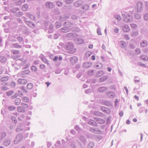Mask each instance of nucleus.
<instances>
[{"instance_id":"nucleus-13","label":"nucleus","mask_w":148,"mask_h":148,"mask_svg":"<svg viewBox=\"0 0 148 148\" xmlns=\"http://www.w3.org/2000/svg\"><path fill=\"white\" fill-rule=\"evenodd\" d=\"M92 64V63L90 62H84L83 64V66L86 68H88L90 67Z\"/></svg>"},{"instance_id":"nucleus-44","label":"nucleus","mask_w":148,"mask_h":148,"mask_svg":"<svg viewBox=\"0 0 148 148\" xmlns=\"http://www.w3.org/2000/svg\"><path fill=\"white\" fill-rule=\"evenodd\" d=\"M33 84L31 83H29L27 84V88L29 90L31 89L33 87Z\"/></svg>"},{"instance_id":"nucleus-40","label":"nucleus","mask_w":148,"mask_h":148,"mask_svg":"<svg viewBox=\"0 0 148 148\" xmlns=\"http://www.w3.org/2000/svg\"><path fill=\"white\" fill-rule=\"evenodd\" d=\"M55 24L56 27L57 28L60 27L61 26V23L59 21L56 22Z\"/></svg>"},{"instance_id":"nucleus-32","label":"nucleus","mask_w":148,"mask_h":148,"mask_svg":"<svg viewBox=\"0 0 148 148\" xmlns=\"http://www.w3.org/2000/svg\"><path fill=\"white\" fill-rule=\"evenodd\" d=\"M21 102V100L19 98L16 99L15 100V104L16 105H19Z\"/></svg>"},{"instance_id":"nucleus-48","label":"nucleus","mask_w":148,"mask_h":148,"mask_svg":"<svg viewBox=\"0 0 148 148\" xmlns=\"http://www.w3.org/2000/svg\"><path fill=\"white\" fill-rule=\"evenodd\" d=\"M94 146V144L92 142H90L88 145V148H92Z\"/></svg>"},{"instance_id":"nucleus-38","label":"nucleus","mask_w":148,"mask_h":148,"mask_svg":"<svg viewBox=\"0 0 148 148\" xmlns=\"http://www.w3.org/2000/svg\"><path fill=\"white\" fill-rule=\"evenodd\" d=\"M8 109L10 111H12L16 109V107L13 106H8Z\"/></svg>"},{"instance_id":"nucleus-59","label":"nucleus","mask_w":148,"mask_h":148,"mask_svg":"<svg viewBox=\"0 0 148 148\" xmlns=\"http://www.w3.org/2000/svg\"><path fill=\"white\" fill-rule=\"evenodd\" d=\"M134 16L135 18L137 19H139L140 18V15L137 13L135 14Z\"/></svg>"},{"instance_id":"nucleus-30","label":"nucleus","mask_w":148,"mask_h":148,"mask_svg":"<svg viewBox=\"0 0 148 148\" xmlns=\"http://www.w3.org/2000/svg\"><path fill=\"white\" fill-rule=\"evenodd\" d=\"M11 142V141L10 140H6L4 141V145L6 146H8L10 145Z\"/></svg>"},{"instance_id":"nucleus-26","label":"nucleus","mask_w":148,"mask_h":148,"mask_svg":"<svg viewBox=\"0 0 148 148\" xmlns=\"http://www.w3.org/2000/svg\"><path fill=\"white\" fill-rule=\"evenodd\" d=\"M17 111L19 112H23L25 111L23 108L21 106L18 107L17 108Z\"/></svg>"},{"instance_id":"nucleus-49","label":"nucleus","mask_w":148,"mask_h":148,"mask_svg":"<svg viewBox=\"0 0 148 148\" xmlns=\"http://www.w3.org/2000/svg\"><path fill=\"white\" fill-rule=\"evenodd\" d=\"M94 114L97 116H101L102 115V113L97 111H95L94 112Z\"/></svg>"},{"instance_id":"nucleus-43","label":"nucleus","mask_w":148,"mask_h":148,"mask_svg":"<svg viewBox=\"0 0 148 148\" xmlns=\"http://www.w3.org/2000/svg\"><path fill=\"white\" fill-rule=\"evenodd\" d=\"M8 78L7 77H2L0 79L1 82H4L8 80Z\"/></svg>"},{"instance_id":"nucleus-58","label":"nucleus","mask_w":148,"mask_h":148,"mask_svg":"<svg viewBox=\"0 0 148 148\" xmlns=\"http://www.w3.org/2000/svg\"><path fill=\"white\" fill-rule=\"evenodd\" d=\"M75 130L78 132H79L81 131V129L79 126L77 125H76L75 127Z\"/></svg>"},{"instance_id":"nucleus-56","label":"nucleus","mask_w":148,"mask_h":148,"mask_svg":"<svg viewBox=\"0 0 148 148\" xmlns=\"http://www.w3.org/2000/svg\"><path fill=\"white\" fill-rule=\"evenodd\" d=\"M31 69L32 71L34 72L36 71L37 69V68L36 66H31Z\"/></svg>"},{"instance_id":"nucleus-8","label":"nucleus","mask_w":148,"mask_h":148,"mask_svg":"<svg viewBox=\"0 0 148 148\" xmlns=\"http://www.w3.org/2000/svg\"><path fill=\"white\" fill-rule=\"evenodd\" d=\"M71 30V28L68 27H66L65 26L64 27H63L61 29V31L63 33H66L69 31Z\"/></svg>"},{"instance_id":"nucleus-28","label":"nucleus","mask_w":148,"mask_h":148,"mask_svg":"<svg viewBox=\"0 0 148 148\" xmlns=\"http://www.w3.org/2000/svg\"><path fill=\"white\" fill-rule=\"evenodd\" d=\"M89 7V6L87 4H85L82 6L81 8L85 10H88Z\"/></svg>"},{"instance_id":"nucleus-15","label":"nucleus","mask_w":148,"mask_h":148,"mask_svg":"<svg viewBox=\"0 0 148 148\" xmlns=\"http://www.w3.org/2000/svg\"><path fill=\"white\" fill-rule=\"evenodd\" d=\"M140 45L141 47H145L147 45V43L146 41L143 40L140 42Z\"/></svg>"},{"instance_id":"nucleus-6","label":"nucleus","mask_w":148,"mask_h":148,"mask_svg":"<svg viewBox=\"0 0 148 148\" xmlns=\"http://www.w3.org/2000/svg\"><path fill=\"white\" fill-rule=\"evenodd\" d=\"M108 90V88L107 87L105 86H102L99 87L98 88V91L101 93L103 92H105Z\"/></svg>"},{"instance_id":"nucleus-35","label":"nucleus","mask_w":148,"mask_h":148,"mask_svg":"<svg viewBox=\"0 0 148 148\" xmlns=\"http://www.w3.org/2000/svg\"><path fill=\"white\" fill-rule=\"evenodd\" d=\"M28 6L26 4H24L22 7V10L24 11H26L27 10Z\"/></svg>"},{"instance_id":"nucleus-14","label":"nucleus","mask_w":148,"mask_h":148,"mask_svg":"<svg viewBox=\"0 0 148 148\" xmlns=\"http://www.w3.org/2000/svg\"><path fill=\"white\" fill-rule=\"evenodd\" d=\"M12 45L13 48L17 49L21 48L22 46L19 45L18 43H13L12 44Z\"/></svg>"},{"instance_id":"nucleus-18","label":"nucleus","mask_w":148,"mask_h":148,"mask_svg":"<svg viewBox=\"0 0 148 148\" xmlns=\"http://www.w3.org/2000/svg\"><path fill=\"white\" fill-rule=\"evenodd\" d=\"M26 22L27 23L26 24L29 27L32 28H33L35 26L34 24L31 21H27Z\"/></svg>"},{"instance_id":"nucleus-50","label":"nucleus","mask_w":148,"mask_h":148,"mask_svg":"<svg viewBox=\"0 0 148 148\" xmlns=\"http://www.w3.org/2000/svg\"><path fill=\"white\" fill-rule=\"evenodd\" d=\"M12 122L15 124L17 123V121L16 118L14 116H12L11 118Z\"/></svg>"},{"instance_id":"nucleus-5","label":"nucleus","mask_w":148,"mask_h":148,"mask_svg":"<svg viewBox=\"0 0 148 148\" xmlns=\"http://www.w3.org/2000/svg\"><path fill=\"white\" fill-rule=\"evenodd\" d=\"M70 60L71 64L73 65L76 63L78 60L77 58L75 56H73L70 57Z\"/></svg>"},{"instance_id":"nucleus-54","label":"nucleus","mask_w":148,"mask_h":148,"mask_svg":"<svg viewBox=\"0 0 148 148\" xmlns=\"http://www.w3.org/2000/svg\"><path fill=\"white\" fill-rule=\"evenodd\" d=\"M120 42L121 45V47H124L126 46V43L125 41H120Z\"/></svg>"},{"instance_id":"nucleus-52","label":"nucleus","mask_w":148,"mask_h":148,"mask_svg":"<svg viewBox=\"0 0 148 148\" xmlns=\"http://www.w3.org/2000/svg\"><path fill=\"white\" fill-rule=\"evenodd\" d=\"M14 92L12 90H10L6 92V94L8 96H10Z\"/></svg>"},{"instance_id":"nucleus-61","label":"nucleus","mask_w":148,"mask_h":148,"mask_svg":"<svg viewBox=\"0 0 148 148\" xmlns=\"http://www.w3.org/2000/svg\"><path fill=\"white\" fill-rule=\"evenodd\" d=\"M114 18L118 21H120L121 19V17L119 15H116L114 16Z\"/></svg>"},{"instance_id":"nucleus-7","label":"nucleus","mask_w":148,"mask_h":148,"mask_svg":"<svg viewBox=\"0 0 148 148\" xmlns=\"http://www.w3.org/2000/svg\"><path fill=\"white\" fill-rule=\"evenodd\" d=\"M53 3L50 1L47 2L45 4V6L49 8H52L54 7Z\"/></svg>"},{"instance_id":"nucleus-2","label":"nucleus","mask_w":148,"mask_h":148,"mask_svg":"<svg viewBox=\"0 0 148 148\" xmlns=\"http://www.w3.org/2000/svg\"><path fill=\"white\" fill-rule=\"evenodd\" d=\"M23 139V136L22 134H19L16 136L14 141V143L15 144H17Z\"/></svg>"},{"instance_id":"nucleus-20","label":"nucleus","mask_w":148,"mask_h":148,"mask_svg":"<svg viewBox=\"0 0 148 148\" xmlns=\"http://www.w3.org/2000/svg\"><path fill=\"white\" fill-rule=\"evenodd\" d=\"M123 29L125 32H127L130 30L129 26L127 25H125L123 26Z\"/></svg>"},{"instance_id":"nucleus-31","label":"nucleus","mask_w":148,"mask_h":148,"mask_svg":"<svg viewBox=\"0 0 148 148\" xmlns=\"http://www.w3.org/2000/svg\"><path fill=\"white\" fill-rule=\"evenodd\" d=\"M64 25H66L67 26L66 27H69L72 26L73 24L69 22H66L64 23Z\"/></svg>"},{"instance_id":"nucleus-12","label":"nucleus","mask_w":148,"mask_h":148,"mask_svg":"<svg viewBox=\"0 0 148 148\" xmlns=\"http://www.w3.org/2000/svg\"><path fill=\"white\" fill-rule=\"evenodd\" d=\"M27 81V80L23 79H19L18 80V83L21 84H26Z\"/></svg>"},{"instance_id":"nucleus-42","label":"nucleus","mask_w":148,"mask_h":148,"mask_svg":"<svg viewBox=\"0 0 148 148\" xmlns=\"http://www.w3.org/2000/svg\"><path fill=\"white\" fill-rule=\"evenodd\" d=\"M101 110L104 113H108L107 108H106L103 106H102L101 108Z\"/></svg>"},{"instance_id":"nucleus-62","label":"nucleus","mask_w":148,"mask_h":148,"mask_svg":"<svg viewBox=\"0 0 148 148\" xmlns=\"http://www.w3.org/2000/svg\"><path fill=\"white\" fill-rule=\"evenodd\" d=\"M18 93H15V94L14 95H12L11 97V98L12 99H15V98H16V97H17L18 96Z\"/></svg>"},{"instance_id":"nucleus-34","label":"nucleus","mask_w":148,"mask_h":148,"mask_svg":"<svg viewBox=\"0 0 148 148\" xmlns=\"http://www.w3.org/2000/svg\"><path fill=\"white\" fill-rule=\"evenodd\" d=\"M60 20L63 21H66L67 18H69V17L68 16L65 17H62V16H60Z\"/></svg>"},{"instance_id":"nucleus-45","label":"nucleus","mask_w":148,"mask_h":148,"mask_svg":"<svg viewBox=\"0 0 148 148\" xmlns=\"http://www.w3.org/2000/svg\"><path fill=\"white\" fill-rule=\"evenodd\" d=\"M18 127L16 129V132H19L23 130V128L21 126H18Z\"/></svg>"},{"instance_id":"nucleus-16","label":"nucleus","mask_w":148,"mask_h":148,"mask_svg":"<svg viewBox=\"0 0 148 148\" xmlns=\"http://www.w3.org/2000/svg\"><path fill=\"white\" fill-rule=\"evenodd\" d=\"M88 123L92 126H97V124L95 121L92 119H90Z\"/></svg>"},{"instance_id":"nucleus-27","label":"nucleus","mask_w":148,"mask_h":148,"mask_svg":"<svg viewBox=\"0 0 148 148\" xmlns=\"http://www.w3.org/2000/svg\"><path fill=\"white\" fill-rule=\"evenodd\" d=\"M82 4V3L80 1H77L75 2L73 4L74 5L75 7H77L80 6Z\"/></svg>"},{"instance_id":"nucleus-51","label":"nucleus","mask_w":148,"mask_h":148,"mask_svg":"<svg viewBox=\"0 0 148 148\" xmlns=\"http://www.w3.org/2000/svg\"><path fill=\"white\" fill-rule=\"evenodd\" d=\"M12 52L14 54H19L20 52L18 50H14L12 51Z\"/></svg>"},{"instance_id":"nucleus-23","label":"nucleus","mask_w":148,"mask_h":148,"mask_svg":"<svg viewBox=\"0 0 148 148\" xmlns=\"http://www.w3.org/2000/svg\"><path fill=\"white\" fill-rule=\"evenodd\" d=\"M140 58L144 61H147L148 60V57L145 55H141Z\"/></svg>"},{"instance_id":"nucleus-55","label":"nucleus","mask_w":148,"mask_h":148,"mask_svg":"<svg viewBox=\"0 0 148 148\" xmlns=\"http://www.w3.org/2000/svg\"><path fill=\"white\" fill-rule=\"evenodd\" d=\"M138 31H135L132 32L131 35L133 37H135L138 34Z\"/></svg>"},{"instance_id":"nucleus-41","label":"nucleus","mask_w":148,"mask_h":148,"mask_svg":"<svg viewBox=\"0 0 148 148\" xmlns=\"http://www.w3.org/2000/svg\"><path fill=\"white\" fill-rule=\"evenodd\" d=\"M54 13L56 14H60L59 10L57 8H56L54 9L53 11Z\"/></svg>"},{"instance_id":"nucleus-47","label":"nucleus","mask_w":148,"mask_h":148,"mask_svg":"<svg viewBox=\"0 0 148 148\" xmlns=\"http://www.w3.org/2000/svg\"><path fill=\"white\" fill-rule=\"evenodd\" d=\"M74 0H65V2L67 4H69L72 3Z\"/></svg>"},{"instance_id":"nucleus-37","label":"nucleus","mask_w":148,"mask_h":148,"mask_svg":"<svg viewBox=\"0 0 148 148\" xmlns=\"http://www.w3.org/2000/svg\"><path fill=\"white\" fill-rule=\"evenodd\" d=\"M41 59L44 62L47 64L48 65H49V63L48 62L47 60L45 57H42Z\"/></svg>"},{"instance_id":"nucleus-64","label":"nucleus","mask_w":148,"mask_h":148,"mask_svg":"<svg viewBox=\"0 0 148 148\" xmlns=\"http://www.w3.org/2000/svg\"><path fill=\"white\" fill-rule=\"evenodd\" d=\"M144 19L146 21L148 20V13H147L144 15Z\"/></svg>"},{"instance_id":"nucleus-1","label":"nucleus","mask_w":148,"mask_h":148,"mask_svg":"<svg viewBox=\"0 0 148 148\" xmlns=\"http://www.w3.org/2000/svg\"><path fill=\"white\" fill-rule=\"evenodd\" d=\"M122 16L124 18V21L126 23H130L132 21L133 18L131 15L125 14H123Z\"/></svg>"},{"instance_id":"nucleus-11","label":"nucleus","mask_w":148,"mask_h":148,"mask_svg":"<svg viewBox=\"0 0 148 148\" xmlns=\"http://www.w3.org/2000/svg\"><path fill=\"white\" fill-rule=\"evenodd\" d=\"M90 130L91 132L95 134H98L101 132V130L98 128H91L90 129Z\"/></svg>"},{"instance_id":"nucleus-36","label":"nucleus","mask_w":148,"mask_h":148,"mask_svg":"<svg viewBox=\"0 0 148 148\" xmlns=\"http://www.w3.org/2000/svg\"><path fill=\"white\" fill-rule=\"evenodd\" d=\"M79 138L80 140L84 143H85L86 141V139L83 136H80Z\"/></svg>"},{"instance_id":"nucleus-57","label":"nucleus","mask_w":148,"mask_h":148,"mask_svg":"<svg viewBox=\"0 0 148 148\" xmlns=\"http://www.w3.org/2000/svg\"><path fill=\"white\" fill-rule=\"evenodd\" d=\"M135 51L138 55L139 54L141 53L140 50L139 48L136 49L135 50Z\"/></svg>"},{"instance_id":"nucleus-53","label":"nucleus","mask_w":148,"mask_h":148,"mask_svg":"<svg viewBox=\"0 0 148 148\" xmlns=\"http://www.w3.org/2000/svg\"><path fill=\"white\" fill-rule=\"evenodd\" d=\"M22 99L23 101L25 102H27L29 101L28 98L26 97H23Z\"/></svg>"},{"instance_id":"nucleus-21","label":"nucleus","mask_w":148,"mask_h":148,"mask_svg":"<svg viewBox=\"0 0 148 148\" xmlns=\"http://www.w3.org/2000/svg\"><path fill=\"white\" fill-rule=\"evenodd\" d=\"M103 72L102 71H98L96 73V76L98 77H100L103 75Z\"/></svg>"},{"instance_id":"nucleus-63","label":"nucleus","mask_w":148,"mask_h":148,"mask_svg":"<svg viewBox=\"0 0 148 148\" xmlns=\"http://www.w3.org/2000/svg\"><path fill=\"white\" fill-rule=\"evenodd\" d=\"M21 105L23 107L25 108H27L28 107V106L27 104L23 103H21Z\"/></svg>"},{"instance_id":"nucleus-22","label":"nucleus","mask_w":148,"mask_h":148,"mask_svg":"<svg viewBox=\"0 0 148 148\" xmlns=\"http://www.w3.org/2000/svg\"><path fill=\"white\" fill-rule=\"evenodd\" d=\"M103 105L107 106H111V102L108 101H103Z\"/></svg>"},{"instance_id":"nucleus-3","label":"nucleus","mask_w":148,"mask_h":148,"mask_svg":"<svg viewBox=\"0 0 148 148\" xmlns=\"http://www.w3.org/2000/svg\"><path fill=\"white\" fill-rule=\"evenodd\" d=\"M73 48V45L71 42H67L65 43V49L66 50L72 49Z\"/></svg>"},{"instance_id":"nucleus-4","label":"nucleus","mask_w":148,"mask_h":148,"mask_svg":"<svg viewBox=\"0 0 148 148\" xmlns=\"http://www.w3.org/2000/svg\"><path fill=\"white\" fill-rule=\"evenodd\" d=\"M137 11L138 12H140L143 9V4L141 2H138L137 4Z\"/></svg>"},{"instance_id":"nucleus-17","label":"nucleus","mask_w":148,"mask_h":148,"mask_svg":"<svg viewBox=\"0 0 148 148\" xmlns=\"http://www.w3.org/2000/svg\"><path fill=\"white\" fill-rule=\"evenodd\" d=\"M75 40L77 44L79 45H81L83 43L84 40H83L80 38H76Z\"/></svg>"},{"instance_id":"nucleus-39","label":"nucleus","mask_w":148,"mask_h":148,"mask_svg":"<svg viewBox=\"0 0 148 148\" xmlns=\"http://www.w3.org/2000/svg\"><path fill=\"white\" fill-rule=\"evenodd\" d=\"M16 38L20 43H21V42H23V38L21 36H18Z\"/></svg>"},{"instance_id":"nucleus-10","label":"nucleus","mask_w":148,"mask_h":148,"mask_svg":"<svg viewBox=\"0 0 148 148\" xmlns=\"http://www.w3.org/2000/svg\"><path fill=\"white\" fill-rule=\"evenodd\" d=\"M78 36V35L75 33H69L66 34V37L68 38H73V37H76Z\"/></svg>"},{"instance_id":"nucleus-24","label":"nucleus","mask_w":148,"mask_h":148,"mask_svg":"<svg viewBox=\"0 0 148 148\" xmlns=\"http://www.w3.org/2000/svg\"><path fill=\"white\" fill-rule=\"evenodd\" d=\"M108 78V77L107 76H103L101 78H100L99 79V82H102L104 81H105Z\"/></svg>"},{"instance_id":"nucleus-46","label":"nucleus","mask_w":148,"mask_h":148,"mask_svg":"<svg viewBox=\"0 0 148 148\" xmlns=\"http://www.w3.org/2000/svg\"><path fill=\"white\" fill-rule=\"evenodd\" d=\"M56 4L59 7H61L63 5V3L61 1H58L56 2Z\"/></svg>"},{"instance_id":"nucleus-25","label":"nucleus","mask_w":148,"mask_h":148,"mask_svg":"<svg viewBox=\"0 0 148 148\" xmlns=\"http://www.w3.org/2000/svg\"><path fill=\"white\" fill-rule=\"evenodd\" d=\"M103 67V64L101 63H99L95 65V67L97 69H101Z\"/></svg>"},{"instance_id":"nucleus-60","label":"nucleus","mask_w":148,"mask_h":148,"mask_svg":"<svg viewBox=\"0 0 148 148\" xmlns=\"http://www.w3.org/2000/svg\"><path fill=\"white\" fill-rule=\"evenodd\" d=\"M130 26L133 29H135L137 27V25L136 24L132 23L130 24Z\"/></svg>"},{"instance_id":"nucleus-19","label":"nucleus","mask_w":148,"mask_h":148,"mask_svg":"<svg viewBox=\"0 0 148 148\" xmlns=\"http://www.w3.org/2000/svg\"><path fill=\"white\" fill-rule=\"evenodd\" d=\"M95 119H96V121L98 123L101 124L104 122V120L101 118L96 117Z\"/></svg>"},{"instance_id":"nucleus-9","label":"nucleus","mask_w":148,"mask_h":148,"mask_svg":"<svg viewBox=\"0 0 148 148\" xmlns=\"http://www.w3.org/2000/svg\"><path fill=\"white\" fill-rule=\"evenodd\" d=\"M106 95L110 98H113L115 95L114 92L110 91L106 93Z\"/></svg>"},{"instance_id":"nucleus-33","label":"nucleus","mask_w":148,"mask_h":148,"mask_svg":"<svg viewBox=\"0 0 148 148\" xmlns=\"http://www.w3.org/2000/svg\"><path fill=\"white\" fill-rule=\"evenodd\" d=\"M27 15L28 17L32 20H33L35 19V17L34 15L29 14V13L27 14Z\"/></svg>"},{"instance_id":"nucleus-29","label":"nucleus","mask_w":148,"mask_h":148,"mask_svg":"<svg viewBox=\"0 0 148 148\" xmlns=\"http://www.w3.org/2000/svg\"><path fill=\"white\" fill-rule=\"evenodd\" d=\"M7 135L6 132L2 131L1 132V139L4 138Z\"/></svg>"}]
</instances>
